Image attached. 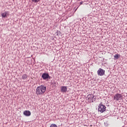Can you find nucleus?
I'll list each match as a JSON object with an SVG mask.
<instances>
[{"instance_id": "1", "label": "nucleus", "mask_w": 127, "mask_h": 127, "mask_svg": "<svg viewBox=\"0 0 127 127\" xmlns=\"http://www.w3.org/2000/svg\"><path fill=\"white\" fill-rule=\"evenodd\" d=\"M46 91V86L42 85L37 87L36 90V93L38 96L43 95Z\"/></svg>"}, {"instance_id": "2", "label": "nucleus", "mask_w": 127, "mask_h": 127, "mask_svg": "<svg viewBox=\"0 0 127 127\" xmlns=\"http://www.w3.org/2000/svg\"><path fill=\"white\" fill-rule=\"evenodd\" d=\"M124 96L121 94L117 93L116 94L114 97V100H115L116 101H121V100H123Z\"/></svg>"}, {"instance_id": "3", "label": "nucleus", "mask_w": 127, "mask_h": 127, "mask_svg": "<svg viewBox=\"0 0 127 127\" xmlns=\"http://www.w3.org/2000/svg\"><path fill=\"white\" fill-rule=\"evenodd\" d=\"M98 111L100 113L106 112V106L103 104H100L98 106Z\"/></svg>"}, {"instance_id": "4", "label": "nucleus", "mask_w": 127, "mask_h": 127, "mask_svg": "<svg viewBox=\"0 0 127 127\" xmlns=\"http://www.w3.org/2000/svg\"><path fill=\"white\" fill-rule=\"evenodd\" d=\"M93 99H94V95L89 94L86 97V101L88 102V103H93Z\"/></svg>"}, {"instance_id": "5", "label": "nucleus", "mask_w": 127, "mask_h": 127, "mask_svg": "<svg viewBox=\"0 0 127 127\" xmlns=\"http://www.w3.org/2000/svg\"><path fill=\"white\" fill-rule=\"evenodd\" d=\"M97 73L99 76H104V75H105V70L102 68H99L97 71Z\"/></svg>"}, {"instance_id": "6", "label": "nucleus", "mask_w": 127, "mask_h": 127, "mask_svg": "<svg viewBox=\"0 0 127 127\" xmlns=\"http://www.w3.org/2000/svg\"><path fill=\"white\" fill-rule=\"evenodd\" d=\"M23 115H24V116H26V117H29V116L31 115V113L29 111L26 110L24 111Z\"/></svg>"}, {"instance_id": "7", "label": "nucleus", "mask_w": 127, "mask_h": 127, "mask_svg": "<svg viewBox=\"0 0 127 127\" xmlns=\"http://www.w3.org/2000/svg\"><path fill=\"white\" fill-rule=\"evenodd\" d=\"M42 77L44 80H46V79H48V78H49V74L47 73H43L42 75Z\"/></svg>"}, {"instance_id": "8", "label": "nucleus", "mask_w": 127, "mask_h": 127, "mask_svg": "<svg viewBox=\"0 0 127 127\" xmlns=\"http://www.w3.org/2000/svg\"><path fill=\"white\" fill-rule=\"evenodd\" d=\"M61 92L62 93H66L67 92V87L66 86H62L61 87Z\"/></svg>"}, {"instance_id": "9", "label": "nucleus", "mask_w": 127, "mask_h": 127, "mask_svg": "<svg viewBox=\"0 0 127 127\" xmlns=\"http://www.w3.org/2000/svg\"><path fill=\"white\" fill-rule=\"evenodd\" d=\"M1 15L2 17H6V16H7V12H4V13H2Z\"/></svg>"}, {"instance_id": "10", "label": "nucleus", "mask_w": 127, "mask_h": 127, "mask_svg": "<svg viewBox=\"0 0 127 127\" xmlns=\"http://www.w3.org/2000/svg\"><path fill=\"white\" fill-rule=\"evenodd\" d=\"M27 78V75L26 74H23L22 76V79L24 80V79H26Z\"/></svg>"}, {"instance_id": "11", "label": "nucleus", "mask_w": 127, "mask_h": 127, "mask_svg": "<svg viewBox=\"0 0 127 127\" xmlns=\"http://www.w3.org/2000/svg\"><path fill=\"white\" fill-rule=\"evenodd\" d=\"M114 57L116 59H119V58H120V55H119V54H116L115 56H114Z\"/></svg>"}, {"instance_id": "12", "label": "nucleus", "mask_w": 127, "mask_h": 127, "mask_svg": "<svg viewBox=\"0 0 127 127\" xmlns=\"http://www.w3.org/2000/svg\"><path fill=\"white\" fill-rule=\"evenodd\" d=\"M50 127H57V125L53 124L50 126Z\"/></svg>"}, {"instance_id": "13", "label": "nucleus", "mask_w": 127, "mask_h": 127, "mask_svg": "<svg viewBox=\"0 0 127 127\" xmlns=\"http://www.w3.org/2000/svg\"><path fill=\"white\" fill-rule=\"evenodd\" d=\"M33 2H38L40 0H32Z\"/></svg>"}, {"instance_id": "14", "label": "nucleus", "mask_w": 127, "mask_h": 127, "mask_svg": "<svg viewBox=\"0 0 127 127\" xmlns=\"http://www.w3.org/2000/svg\"><path fill=\"white\" fill-rule=\"evenodd\" d=\"M80 4H83V1L80 2Z\"/></svg>"}]
</instances>
